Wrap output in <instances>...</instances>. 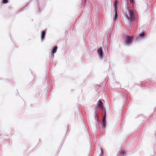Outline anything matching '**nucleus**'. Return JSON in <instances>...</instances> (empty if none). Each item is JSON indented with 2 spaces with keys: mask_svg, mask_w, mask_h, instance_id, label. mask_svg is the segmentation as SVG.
I'll use <instances>...</instances> for the list:
<instances>
[{
  "mask_svg": "<svg viewBox=\"0 0 156 156\" xmlns=\"http://www.w3.org/2000/svg\"><path fill=\"white\" fill-rule=\"evenodd\" d=\"M128 20L131 22H135L137 17V14L136 11L129 9L128 14L126 15Z\"/></svg>",
  "mask_w": 156,
  "mask_h": 156,
  "instance_id": "nucleus-1",
  "label": "nucleus"
},
{
  "mask_svg": "<svg viewBox=\"0 0 156 156\" xmlns=\"http://www.w3.org/2000/svg\"><path fill=\"white\" fill-rule=\"evenodd\" d=\"M133 38V36H127L125 40V42L127 44H130L131 43Z\"/></svg>",
  "mask_w": 156,
  "mask_h": 156,
  "instance_id": "nucleus-2",
  "label": "nucleus"
},
{
  "mask_svg": "<svg viewBox=\"0 0 156 156\" xmlns=\"http://www.w3.org/2000/svg\"><path fill=\"white\" fill-rule=\"evenodd\" d=\"M98 53L100 58H102L103 56V52L102 47H100L98 50Z\"/></svg>",
  "mask_w": 156,
  "mask_h": 156,
  "instance_id": "nucleus-3",
  "label": "nucleus"
},
{
  "mask_svg": "<svg viewBox=\"0 0 156 156\" xmlns=\"http://www.w3.org/2000/svg\"><path fill=\"white\" fill-rule=\"evenodd\" d=\"M99 108L101 109L102 110H103V109H105L104 107L103 106V104L102 102V101L100 100H99Z\"/></svg>",
  "mask_w": 156,
  "mask_h": 156,
  "instance_id": "nucleus-4",
  "label": "nucleus"
},
{
  "mask_svg": "<svg viewBox=\"0 0 156 156\" xmlns=\"http://www.w3.org/2000/svg\"><path fill=\"white\" fill-rule=\"evenodd\" d=\"M58 48V47L57 46H55L54 48L53 49L52 53L53 54H54L56 52Z\"/></svg>",
  "mask_w": 156,
  "mask_h": 156,
  "instance_id": "nucleus-5",
  "label": "nucleus"
},
{
  "mask_svg": "<svg viewBox=\"0 0 156 156\" xmlns=\"http://www.w3.org/2000/svg\"><path fill=\"white\" fill-rule=\"evenodd\" d=\"M114 12H115V15L113 17V20L114 21H116V19L118 15L117 11H115Z\"/></svg>",
  "mask_w": 156,
  "mask_h": 156,
  "instance_id": "nucleus-6",
  "label": "nucleus"
},
{
  "mask_svg": "<svg viewBox=\"0 0 156 156\" xmlns=\"http://www.w3.org/2000/svg\"><path fill=\"white\" fill-rule=\"evenodd\" d=\"M116 2H117V1H116L115 2V3L114 4V12L117 11V7L116 5Z\"/></svg>",
  "mask_w": 156,
  "mask_h": 156,
  "instance_id": "nucleus-7",
  "label": "nucleus"
},
{
  "mask_svg": "<svg viewBox=\"0 0 156 156\" xmlns=\"http://www.w3.org/2000/svg\"><path fill=\"white\" fill-rule=\"evenodd\" d=\"M144 33H143L140 34L139 36V39H141L142 38H144Z\"/></svg>",
  "mask_w": 156,
  "mask_h": 156,
  "instance_id": "nucleus-8",
  "label": "nucleus"
},
{
  "mask_svg": "<svg viewBox=\"0 0 156 156\" xmlns=\"http://www.w3.org/2000/svg\"><path fill=\"white\" fill-rule=\"evenodd\" d=\"M102 125L104 127H105L106 126V123H105V119H103V121L102 122Z\"/></svg>",
  "mask_w": 156,
  "mask_h": 156,
  "instance_id": "nucleus-9",
  "label": "nucleus"
},
{
  "mask_svg": "<svg viewBox=\"0 0 156 156\" xmlns=\"http://www.w3.org/2000/svg\"><path fill=\"white\" fill-rule=\"evenodd\" d=\"M45 35V33L44 31H43L42 32V35H41V39H43Z\"/></svg>",
  "mask_w": 156,
  "mask_h": 156,
  "instance_id": "nucleus-10",
  "label": "nucleus"
},
{
  "mask_svg": "<svg viewBox=\"0 0 156 156\" xmlns=\"http://www.w3.org/2000/svg\"><path fill=\"white\" fill-rule=\"evenodd\" d=\"M103 111H104V116L103 117V119H106V112H105V109H104L103 110Z\"/></svg>",
  "mask_w": 156,
  "mask_h": 156,
  "instance_id": "nucleus-11",
  "label": "nucleus"
},
{
  "mask_svg": "<svg viewBox=\"0 0 156 156\" xmlns=\"http://www.w3.org/2000/svg\"><path fill=\"white\" fill-rule=\"evenodd\" d=\"M8 1L7 0H3V4H6L8 3Z\"/></svg>",
  "mask_w": 156,
  "mask_h": 156,
  "instance_id": "nucleus-12",
  "label": "nucleus"
},
{
  "mask_svg": "<svg viewBox=\"0 0 156 156\" xmlns=\"http://www.w3.org/2000/svg\"><path fill=\"white\" fill-rule=\"evenodd\" d=\"M122 153L123 154H126V153H125V152L124 151H122Z\"/></svg>",
  "mask_w": 156,
  "mask_h": 156,
  "instance_id": "nucleus-13",
  "label": "nucleus"
},
{
  "mask_svg": "<svg viewBox=\"0 0 156 156\" xmlns=\"http://www.w3.org/2000/svg\"><path fill=\"white\" fill-rule=\"evenodd\" d=\"M119 156H124L123 155L120 154Z\"/></svg>",
  "mask_w": 156,
  "mask_h": 156,
  "instance_id": "nucleus-14",
  "label": "nucleus"
},
{
  "mask_svg": "<svg viewBox=\"0 0 156 156\" xmlns=\"http://www.w3.org/2000/svg\"><path fill=\"white\" fill-rule=\"evenodd\" d=\"M139 39V38L138 37H137L136 38V39Z\"/></svg>",
  "mask_w": 156,
  "mask_h": 156,
  "instance_id": "nucleus-15",
  "label": "nucleus"
},
{
  "mask_svg": "<svg viewBox=\"0 0 156 156\" xmlns=\"http://www.w3.org/2000/svg\"><path fill=\"white\" fill-rule=\"evenodd\" d=\"M131 1H132L133 0H130Z\"/></svg>",
  "mask_w": 156,
  "mask_h": 156,
  "instance_id": "nucleus-16",
  "label": "nucleus"
}]
</instances>
